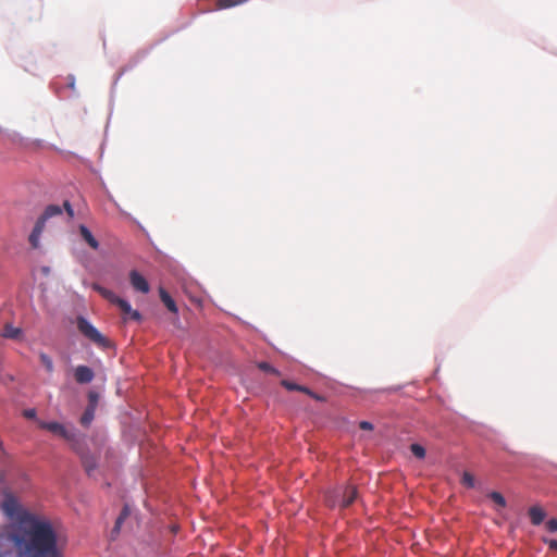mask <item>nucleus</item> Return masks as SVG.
Wrapping results in <instances>:
<instances>
[{
    "mask_svg": "<svg viewBox=\"0 0 557 557\" xmlns=\"http://www.w3.org/2000/svg\"><path fill=\"white\" fill-rule=\"evenodd\" d=\"M82 461H83V466L86 470V472L88 473V475L91 474V472L96 469L97 467V462H96V459L94 457H89V456H84L82 458Z\"/></svg>",
    "mask_w": 557,
    "mask_h": 557,
    "instance_id": "nucleus-16",
    "label": "nucleus"
},
{
    "mask_svg": "<svg viewBox=\"0 0 557 557\" xmlns=\"http://www.w3.org/2000/svg\"><path fill=\"white\" fill-rule=\"evenodd\" d=\"M75 381L79 384L90 383L94 377V371L87 366H78L74 371Z\"/></svg>",
    "mask_w": 557,
    "mask_h": 557,
    "instance_id": "nucleus-5",
    "label": "nucleus"
},
{
    "mask_svg": "<svg viewBox=\"0 0 557 557\" xmlns=\"http://www.w3.org/2000/svg\"><path fill=\"white\" fill-rule=\"evenodd\" d=\"M326 502H327L329 506H331V507L335 506V502L333 499H331L330 497L327 498Z\"/></svg>",
    "mask_w": 557,
    "mask_h": 557,
    "instance_id": "nucleus-33",
    "label": "nucleus"
},
{
    "mask_svg": "<svg viewBox=\"0 0 557 557\" xmlns=\"http://www.w3.org/2000/svg\"><path fill=\"white\" fill-rule=\"evenodd\" d=\"M357 494H358L357 493V488L355 486H346L341 492L342 500H341L339 506L342 508L349 507L355 502V499L357 498Z\"/></svg>",
    "mask_w": 557,
    "mask_h": 557,
    "instance_id": "nucleus-6",
    "label": "nucleus"
},
{
    "mask_svg": "<svg viewBox=\"0 0 557 557\" xmlns=\"http://www.w3.org/2000/svg\"><path fill=\"white\" fill-rule=\"evenodd\" d=\"M76 324L78 331L94 344L101 348L110 347V341L104 337L87 319L78 317Z\"/></svg>",
    "mask_w": 557,
    "mask_h": 557,
    "instance_id": "nucleus-2",
    "label": "nucleus"
},
{
    "mask_svg": "<svg viewBox=\"0 0 557 557\" xmlns=\"http://www.w3.org/2000/svg\"><path fill=\"white\" fill-rule=\"evenodd\" d=\"M40 426L64 438L65 441L71 443L73 448H75L76 444L78 443L79 434L74 428H67L59 422H42L40 423Z\"/></svg>",
    "mask_w": 557,
    "mask_h": 557,
    "instance_id": "nucleus-3",
    "label": "nucleus"
},
{
    "mask_svg": "<svg viewBox=\"0 0 557 557\" xmlns=\"http://www.w3.org/2000/svg\"><path fill=\"white\" fill-rule=\"evenodd\" d=\"M27 522L28 525L13 536L20 557H61L52 524L35 517Z\"/></svg>",
    "mask_w": 557,
    "mask_h": 557,
    "instance_id": "nucleus-1",
    "label": "nucleus"
},
{
    "mask_svg": "<svg viewBox=\"0 0 557 557\" xmlns=\"http://www.w3.org/2000/svg\"><path fill=\"white\" fill-rule=\"evenodd\" d=\"M257 367L263 372H267V373H270L273 375H277V376L281 375L280 371L277 369H275L274 367H272L269 362L261 361L257 364Z\"/></svg>",
    "mask_w": 557,
    "mask_h": 557,
    "instance_id": "nucleus-18",
    "label": "nucleus"
},
{
    "mask_svg": "<svg viewBox=\"0 0 557 557\" xmlns=\"http://www.w3.org/2000/svg\"><path fill=\"white\" fill-rule=\"evenodd\" d=\"M48 220H46L42 215H40L33 228V231L35 232H38L39 234H41L44 232V228H45V225H46V222Z\"/></svg>",
    "mask_w": 557,
    "mask_h": 557,
    "instance_id": "nucleus-24",
    "label": "nucleus"
},
{
    "mask_svg": "<svg viewBox=\"0 0 557 557\" xmlns=\"http://www.w3.org/2000/svg\"><path fill=\"white\" fill-rule=\"evenodd\" d=\"M39 359H40L41 364L45 367L46 371L48 373H52L54 370V367H53V361H52L51 357L45 352H40Z\"/></svg>",
    "mask_w": 557,
    "mask_h": 557,
    "instance_id": "nucleus-15",
    "label": "nucleus"
},
{
    "mask_svg": "<svg viewBox=\"0 0 557 557\" xmlns=\"http://www.w3.org/2000/svg\"><path fill=\"white\" fill-rule=\"evenodd\" d=\"M25 416L28 417V418H32L35 416V410H28L25 412Z\"/></svg>",
    "mask_w": 557,
    "mask_h": 557,
    "instance_id": "nucleus-32",
    "label": "nucleus"
},
{
    "mask_svg": "<svg viewBox=\"0 0 557 557\" xmlns=\"http://www.w3.org/2000/svg\"><path fill=\"white\" fill-rule=\"evenodd\" d=\"M543 542L547 544L550 549L557 550V540L543 539Z\"/></svg>",
    "mask_w": 557,
    "mask_h": 557,
    "instance_id": "nucleus-29",
    "label": "nucleus"
},
{
    "mask_svg": "<svg viewBox=\"0 0 557 557\" xmlns=\"http://www.w3.org/2000/svg\"><path fill=\"white\" fill-rule=\"evenodd\" d=\"M488 497L499 507L504 508L506 506V499L500 493L492 492Z\"/></svg>",
    "mask_w": 557,
    "mask_h": 557,
    "instance_id": "nucleus-20",
    "label": "nucleus"
},
{
    "mask_svg": "<svg viewBox=\"0 0 557 557\" xmlns=\"http://www.w3.org/2000/svg\"><path fill=\"white\" fill-rule=\"evenodd\" d=\"M546 529L554 533V532H557V519L556 518H552L549 519L547 522H546Z\"/></svg>",
    "mask_w": 557,
    "mask_h": 557,
    "instance_id": "nucleus-25",
    "label": "nucleus"
},
{
    "mask_svg": "<svg viewBox=\"0 0 557 557\" xmlns=\"http://www.w3.org/2000/svg\"><path fill=\"white\" fill-rule=\"evenodd\" d=\"M159 294H160V299L162 300V302L164 304V306L173 313H177L178 309H177V306L174 301V299L169 295V293L163 289V288H160L159 289Z\"/></svg>",
    "mask_w": 557,
    "mask_h": 557,
    "instance_id": "nucleus-11",
    "label": "nucleus"
},
{
    "mask_svg": "<svg viewBox=\"0 0 557 557\" xmlns=\"http://www.w3.org/2000/svg\"><path fill=\"white\" fill-rule=\"evenodd\" d=\"M129 515H131V509H129L128 505H124V507L122 508V510L115 521L114 528L112 530V536L117 535L120 533L122 523L124 522L125 519L128 518Z\"/></svg>",
    "mask_w": 557,
    "mask_h": 557,
    "instance_id": "nucleus-10",
    "label": "nucleus"
},
{
    "mask_svg": "<svg viewBox=\"0 0 557 557\" xmlns=\"http://www.w3.org/2000/svg\"><path fill=\"white\" fill-rule=\"evenodd\" d=\"M117 307L121 309V311L127 315L129 319L135 321L141 320V314L137 310H133L132 306L128 301L121 299L117 304Z\"/></svg>",
    "mask_w": 557,
    "mask_h": 557,
    "instance_id": "nucleus-7",
    "label": "nucleus"
},
{
    "mask_svg": "<svg viewBox=\"0 0 557 557\" xmlns=\"http://www.w3.org/2000/svg\"><path fill=\"white\" fill-rule=\"evenodd\" d=\"M107 300H109L111 304H114L117 306L119 301L122 299L119 296H116L112 290L109 292V294L106 297Z\"/></svg>",
    "mask_w": 557,
    "mask_h": 557,
    "instance_id": "nucleus-27",
    "label": "nucleus"
},
{
    "mask_svg": "<svg viewBox=\"0 0 557 557\" xmlns=\"http://www.w3.org/2000/svg\"><path fill=\"white\" fill-rule=\"evenodd\" d=\"M474 476L470 473V472H463L462 474V478H461V483L469 487V488H472L474 487Z\"/></svg>",
    "mask_w": 557,
    "mask_h": 557,
    "instance_id": "nucleus-22",
    "label": "nucleus"
},
{
    "mask_svg": "<svg viewBox=\"0 0 557 557\" xmlns=\"http://www.w3.org/2000/svg\"><path fill=\"white\" fill-rule=\"evenodd\" d=\"M40 236H41V234H39L38 232L32 231L28 239L34 249L39 247Z\"/></svg>",
    "mask_w": 557,
    "mask_h": 557,
    "instance_id": "nucleus-23",
    "label": "nucleus"
},
{
    "mask_svg": "<svg viewBox=\"0 0 557 557\" xmlns=\"http://www.w3.org/2000/svg\"><path fill=\"white\" fill-rule=\"evenodd\" d=\"M62 214V208L58 205H49L44 213L41 214L46 220H49L52 216L61 215Z\"/></svg>",
    "mask_w": 557,
    "mask_h": 557,
    "instance_id": "nucleus-12",
    "label": "nucleus"
},
{
    "mask_svg": "<svg viewBox=\"0 0 557 557\" xmlns=\"http://www.w3.org/2000/svg\"><path fill=\"white\" fill-rule=\"evenodd\" d=\"M248 0H216V5L215 7H216L218 10H222V9H227V8L239 5V4L245 3Z\"/></svg>",
    "mask_w": 557,
    "mask_h": 557,
    "instance_id": "nucleus-13",
    "label": "nucleus"
},
{
    "mask_svg": "<svg viewBox=\"0 0 557 557\" xmlns=\"http://www.w3.org/2000/svg\"><path fill=\"white\" fill-rule=\"evenodd\" d=\"M79 234L81 236L83 237V239L92 248V249H98L99 248V243L98 240L94 237V235L91 234V232L88 230L87 226L85 225H81L79 226Z\"/></svg>",
    "mask_w": 557,
    "mask_h": 557,
    "instance_id": "nucleus-9",
    "label": "nucleus"
},
{
    "mask_svg": "<svg viewBox=\"0 0 557 557\" xmlns=\"http://www.w3.org/2000/svg\"><path fill=\"white\" fill-rule=\"evenodd\" d=\"M359 428L361 430L371 431V430H373V424L369 421H361L359 423Z\"/></svg>",
    "mask_w": 557,
    "mask_h": 557,
    "instance_id": "nucleus-28",
    "label": "nucleus"
},
{
    "mask_svg": "<svg viewBox=\"0 0 557 557\" xmlns=\"http://www.w3.org/2000/svg\"><path fill=\"white\" fill-rule=\"evenodd\" d=\"M411 453L419 459H422L425 457V449L419 444H411L410 446Z\"/></svg>",
    "mask_w": 557,
    "mask_h": 557,
    "instance_id": "nucleus-21",
    "label": "nucleus"
},
{
    "mask_svg": "<svg viewBox=\"0 0 557 557\" xmlns=\"http://www.w3.org/2000/svg\"><path fill=\"white\" fill-rule=\"evenodd\" d=\"M94 417H95V410H94V408L88 407V408L84 411L83 416L81 417V423H82V425H84V426H86V428H87V426H89V424H90V423H91V421L94 420Z\"/></svg>",
    "mask_w": 557,
    "mask_h": 557,
    "instance_id": "nucleus-17",
    "label": "nucleus"
},
{
    "mask_svg": "<svg viewBox=\"0 0 557 557\" xmlns=\"http://www.w3.org/2000/svg\"><path fill=\"white\" fill-rule=\"evenodd\" d=\"M529 517L532 524L540 525L544 521L546 513L540 506H532L529 509Z\"/></svg>",
    "mask_w": 557,
    "mask_h": 557,
    "instance_id": "nucleus-8",
    "label": "nucleus"
},
{
    "mask_svg": "<svg viewBox=\"0 0 557 557\" xmlns=\"http://www.w3.org/2000/svg\"><path fill=\"white\" fill-rule=\"evenodd\" d=\"M21 333L18 327L7 324L4 327L3 336L8 338H17Z\"/></svg>",
    "mask_w": 557,
    "mask_h": 557,
    "instance_id": "nucleus-19",
    "label": "nucleus"
},
{
    "mask_svg": "<svg viewBox=\"0 0 557 557\" xmlns=\"http://www.w3.org/2000/svg\"><path fill=\"white\" fill-rule=\"evenodd\" d=\"M307 395H309L310 397H312L313 399L318 400V401H323L324 400V397L312 392L311 389H309V393H306Z\"/></svg>",
    "mask_w": 557,
    "mask_h": 557,
    "instance_id": "nucleus-30",
    "label": "nucleus"
},
{
    "mask_svg": "<svg viewBox=\"0 0 557 557\" xmlns=\"http://www.w3.org/2000/svg\"><path fill=\"white\" fill-rule=\"evenodd\" d=\"M129 281L134 289L143 294H147L150 290L149 283L147 280L136 270L129 272Z\"/></svg>",
    "mask_w": 557,
    "mask_h": 557,
    "instance_id": "nucleus-4",
    "label": "nucleus"
},
{
    "mask_svg": "<svg viewBox=\"0 0 557 557\" xmlns=\"http://www.w3.org/2000/svg\"><path fill=\"white\" fill-rule=\"evenodd\" d=\"M92 288L98 292L103 298L107 297V295L109 294L110 289L99 285V284H94Z\"/></svg>",
    "mask_w": 557,
    "mask_h": 557,
    "instance_id": "nucleus-26",
    "label": "nucleus"
},
{
    "mask_svg": "<svg viewBox=\"0 0 557 557\" xmlns=\"http://www.w3.org/2000/svg\"><path fill=\"white\" fill-rule=\"evenodd\" d=\"M282 386H284L287 391H297L301 393H309V388L299 384H296L294 382L283 380L281 382Z\"/></svg>",
    "mask_w": 557,
    "mask_h": 557,
    "instance_id": "nucleus-14",
    "label": "nucleus"
},
{
    "mask_svg": "<svg viewBox=\"0 0 557 557\" xmlns=\"http://www.w3.org/2000/svg\"><path fill=\"white\" fill-rule=\"evenodd\" d=\"M63 206H64V209L66 210V212H67L69 216H70V218H73V216H74V211H73V209H72V207H71L70 202H69V201H64V205H63Z\"/></svg>",
    "mask_w": 557,
    "mask_h": 557,
    "instance_id": "nucleus-31",
    "label": "nucleus"
}]
</instances>
